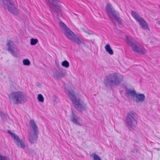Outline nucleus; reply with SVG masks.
<instances>
[{"label":"nucleus","mask_w":160,"mask_h":160,"mask_svg":"<svg viewBox=\"0 0 160 160\" xmlns=\"http://www.w3.org/2000/svg\"><path fill=\"white\" fill-rule=\"evenodd\" d=\"M123 80L122 76L119 74L113 73L105 77L103 84L107 88H110L118 85Z\"/></svg>","instance_id":"f257e3e1"},{"label":"nucleus","mask_w":160,"mask_h":160,"mask_svg":"<svg viewBox=\"0 0 160 160\" xmlns=\"http://www.w3.org/2000/svg\"><path fill=\"white\" fill-rule=\"evenodd\" d=\"M68 95L74 107L78 111L82 112L86 110L87 105L83 102L81 101L78 96L74 95L73 90H69Z\"/></svg>","instance_id":"f03ea898"},{"label":"nucleus","mask_w":160,"mask_h":160,"mask_svg":"<svg viewBox=\"0 0 160 160\" xmlns=\"http://www.w3.org/2000/svg\"><path fill=\"white\" fill-rule=\"evenodd\" d=\"M11 103L15 104L22 103L27 101V98L21 92H13L9 95Z\"/></svg>","instance_id":"7ed1b4c3"},{"label":"nucleus","mask_w":160,"mask_h":160,"mask_svg":"<svg viewBox=\"0 0 160 160\" xmlns=\"http://www.w3.org/2000/svg\"><path fill=\"white\" fill-rule=\"evenodd\" d=\"M107 14L110 19L113 22H117L120 24L122 22L121 19L116 14V12L112 8L110 3L107 4L105 8Z\"/></svg>","instance_id":"20e7f679"},{"label":"nucleus","mask_w":160,"mask_h":160,"mask_svg":"<svg viewBox=\"0 0 160 160\" xmlns=\"http://www.w3.org/2000/svg\"><path fill=\"white\" fill-rule=\"evenodd\" d=\"M125 122L126 125L130 130L134 128L137 124L136 113L133 112L128 113Z\"/></svg>","instance_id":"39448f33"},{"label":"nucleus","mask_w":160,"mask_h":160,"mask_svg":"<svg viewBox=\"0 0 160 160\" xmlns=\"http://www.w3.org/2000/svg\"><path fill=\"white\" fill-rule=\"evenodd\" d=\"M0 2L3 4L5 9L14 15H17L19 11L16 7L12 0H0Z\"/></svg>","instance_id":"423d86ee"},{"label":"nucleus","mask_w":160,"mask_h":160,"mask_svg":"<svg viewBox=\"0 0 160 160\" xmlns=\"http://www.w3.org/2000/svg\"><path fill=\"white\" fill-rule=\"evenodd\" d=\"M132 15L138 22L141 27L144 29L149 30V27L145 20L136 12L132 11L131 13Z\"/></svg>","instance_id":"0eeeda50"},{"label":"nucleus","mask_w":160,"mask_h":160,"mask_svg":"<svg viewBox=\"0 0 160 160\" xmlns=\"http://www.w3.org/2000/svg\"><path fill=\"white\" fill-rule=\"evenodd\" d=\"M132 15L138 22L141 27L144 29L149 30V27L145 20L136 12L132 11L131 13Z\"/></svg>","instance_id":"6e6552de"},{"label":"nucleus","mask_w":160,"mask_h":160,"mask_svg":"<svg viewBox=\"0 0 160 160\" xmlns=\"http://www.w3.org/2000/svg\"><path fill=\"white\" fill-rule=\"evenodd\" d=\"M132 15L138 22L141 27L144 29L149 30V27L145 20L136 12L132 11L131 13Z\"/></svg>","instance_id":"1a4fd4ad"},{"label":"nucleus","mask_w":160,"mask_h":160,"mask_svg":"<svg viewBox=\"0 0 160 160\" xmlns=\"http://www.w3.org/2000/svg\"><path fill=\"white\" fill-rule=\"evenodd\" d=\"M50 7L55 11L58 14H61V7L58 0H45Z\"/></svg>","instance_id":"9d476101"},{"label":"nucleus","mask_w":160,"mask_h":160,"mask_svg":"<svg viewBox=\"0 0 160 160\" xmlns=\"http://www.w3.org/2000/svg\"><path fill=\"white\" fill-rule=\"evenodd\" d=\"M63 33L68 38L73 41L74 42L78 44L82 43L80 40L79 38L75 35L70 29L68 28Z\"/></svg>","instance_id":"9b49d317"},{"label":"nucleus","mask_w":160,"mask_h":160,"mask_svg":"<svg viewBox=\"0 0 160 160\" xmlns=\"http://www.w3.org/2000/svg\"><path fill=\"white\" fill-rule=\"evenodd\" d=\"M126 41L130 45L133 51L137 52V50H138L141 45L138 42L134 41L133 39L131 37L127 36Z\"/></svg>","instance_id":"f8f14e48"},{"label":"nucleus","mask_w":160,"mask_h":160,"mask_svg":"<svg viewBox=\"0 0 160 160\" xmlns=\"http://www.w3.org/2000/svg\"><path fill=\"white\" fill-rule=\"evenodd\" d=\"M8 132L11 135V138L13 139L14 142L17 146L22 148L24 149L25 148V143L22 139H21L19 136L14 133H13L8 131Z\"/></svg>","instance_id":"ddd939ff"},{"label":"nucleus","mask_w":160,"mask_h":160,"mask_svg":"<svg viewBox=\"0 0 160 160\" xmlns=\"http://www.w3.org/2000/svg\"><path fill=\"white\" fill-rule=\"evenodd\" d=\"M70 119L71 122L77 125L81 126L82 124L80 122L78 117L73 112L71 114Z\"/></svg>","instance_id":"4468645a"},{"label":"nucleus","mask_w":160,"mask_h":160,"mask_svg":"<svg viewBox=\"0 0 160 160\" xmlns=\"http://www.w3.org/2000/svg\"><path fill=\"white\" fill-rule=\"evenodd\" d=\"M135 101L137 102H142L145 100V96L143 94L138 93L135 96Z\"/></svg>","instance_id":"2eb2a0df"},{"label":"nucleus","mask_w":160,"mask_h":160,"mask_svg":"<svg viewBox=\"0 0 160 160\" xmlns=\"http://www.w3.org/2000/svg\"><path fill=\"white\" fill-rule=\"evenodd\" d=\"M7 46L8 47L7 50L9 52H11L12 53L14 52V49L15 44L13 42L10 40H7Z\"/></svg>","instance_id":"dca6fc26"},{"label":"nucleus","mask_w":160,"mask_h":160,"mask_svg":"<svg viewBox=\"0 0 160 160\" xmlns=\"http://www.w3.org/2000/svg\"><path fill=\"white\" fill-rule=\"evenodd\" d=\"M29 124L30 127L33 129L34 133H38V127L34 119H30Z\"/></svg>","instance_id":"f3484780"},{"label":"nucleus","mask_w":160,"mask_h":160,"mask_svg":"<svg viewBox=\"0 0 160 160\" xmlns=\"http://www.w3.org/2000/svg\"><path fill=\"white\" fill-rule=\"evenodd\" d=\"M38 133H34L33 134H30L29 137V141L32 143H34L36 142Z\"/></svg>","instance_id":"a211bd4d"},{"label":"nucleus","mask_w":160,"mask_h":160,"mask_svg":"<svg viewBox=\"0 0 160 160\" xmlns=\"http://www.w3.org/2000/svg\"><path fill=\"white\" fill-rule=\"evenodd\" d=\"M65 76V74L63 72H60L58 71H56L53 73V76L55 78H62Z\"/></svg>","instance_id":"6ab92c4d"},{"label":"nucleus","mask_w":160,"mask_h":160,"mask_svg":"<svg viewBox=\"0 0 160 160\" xmlns=\"http://www.w3.org/2000/svg\"><path fill=\"white\" fill-rule=\"evenodd\" d=\"M105 49L106 51L110 55H112L113 54V50L109 44H107L105 46Z\"/></svg>","instance_id":"aec40b11"},{"label":"nucleus","mask_w":160,"mask_h":160,"mask_svg":"<svg viewBox=\"0 0 160 160\" xmlns=\"http://www.w3.org/2000/svg\"><path fill=\"white\" fill-rule=\"evenodd\" d=\"M137 52L139 54L145 55L147 53V51L144 47L141 45L138 50H137Z\"/></svg>","instance_id":"412c9836"},{"label":"nucleus","mask_w":160,"mask_h":160,"mask_svg":"<svg viewBox=\"0 0 160 160\" xmlns=\"http://www.w3.org/2000/svg\"><path fill=\"white\" fill-rule=\"evenodd\" d=\"M59 25L60 28L62 29L63 32L66 31V30H67V29L68 28L62 22H60L59 23Z\"/></svg>","instance_id":"4be33fe9"},{"label":"nucleus","mask_w":160,"mask_h":160,"mask_svg":"<svg viewBox=\"0 0 160 160\" xmlns=\"http://www.w3.org/2000/svg\"><path fill=\"white\" fill-rule=\"evenodd\" d=\"M127 94L128 95H130L132 96H135L136 92L134 90H132L131 89H128L127 91Z\"/></svg>","instance_id":"5701e85b"},{"label":"nucleus","mask_w":160,"mask_h":160,"mask_svg":"<svg viewBox=\"0 0 160 160\" xmlns=\"http://www.w3.org/2000/svg\"><path fill=\"white\" fill-rule=\"evenodd\" d=\"M62 65L66 68H68L69 66V62L67 60H65L63 61L61 63Z\"/></svg>","instance_id":"b1692460"},{"label":"nucleus","mask_w":160,"mask_h":160,"mask_svg":"<svg viewBox=\"0 0 160 160\" xmlns=\"http://www.w3.org/2000/svg\"><path fill=\"white\" fill-rule=\"evenodd\" d=\"M22 63L25 66H29L30 64V62L28 59H24L22 61Z\"/></svg>","instance_id":"393cba45"},{"label":"nucleus","mask_w":160,"mask_h":160,"mask_svg":"<svg viewBox=\"0 0 160 160\" xmlns=\"http://www.w3.org/2000/svg\"><path fill=\"white\" fill-rule=\"evenodd\" d=\"M38 99L39 102H43L44 101V98L42 95L40 94L38 95Z\"/></svg>","instance_id":"a878e982"},{"label":"nucleus","mask_w":160,"mask_h":160,"mask_svg":"<svg viewBox=\"0 0 160 160\" xmlns=\"http://www.w3.org/2000/svg\"><path fill=\"white\" fill-rule=\"evenodd\" d=\"M38 42V40L37 39L31 38L30 39V44L31 45H35Z\"/></svg>","instance_id":"bb28decb"},{"label":"nucleus","mask_w":160,"mask_h":160,"mask_svg":"<svg viewBox=\"0 0 160 160\" xmlns=\"http://www.w3.org/2000/svg\"><path fill=\"white\" fill-rule=\"evenodd\" d=\"M92 156L93 157L94 160H101L100 157L94 153L92 154Z\"/></svg>","instance_id":"cd10ccee"},{"label":"nucleus","mask_w":160,"mask_h":160,"mask_svg":"<svg viewBox=\"0 0 160 160\" xmlns=\"http://www.w3.org/2000/svg\"><path fill=\"white\" fill-rule=\"evenodd\" d=\"M0 160H10L8 157L0 154Z\"/></svg>","instance_id":"c85d7f7f"},{"label":"nucleus","mask_w":160,"mask_h":160,"mask_svg":"<svg viewBox=\"0 0 160 160\" xmlns=\"http://www.w3.org/2000/svg\"><path fill=\"white\" fill-rule=\"evenodd\" d=\"M82 30L83 32L88 34H92L91 32L88 30L84 28H82Z\"/></svg>","instance_id":"c756f323"},{"label":"nucleus","mask_w":160,"mask_h":160,"mask_svg":"<svg viewBox=\"0 0 160 160\" xmlns=\"http://www.w3.org/2000/svg\"><path fill=\"white\" fill-rule=\"evenodd\" d=\"M0 115L1 118L3 119H4L6 117V115H5V114L1 111H0Z\"/></svg>","instance_id":"7c9ffc66"},{"label":"nucleus","mask_w":160,"mask_h":160,"mask_svg":"<svg viewBox=\"0 0 160 160\" xmlns=\"http://www.w3.org/2000/svg\"><path fill=\"white\" fill-rule=\"evenodd\" d=\"M159 9H160V5L159 6Z\"/></svg>","instance_id":"2f4dec72"},{"label":"nucleus","mask_w":160,"mask_h":160,"mask_svg":"<svg viewBox=\"0 0 160 160\" xmlns=\"http://www.w3.org/2000/svg\"><path fill=\"white\" fill-rule=\"evenodd\" d=\"M118 160H122L121 159H118Z\"/></svg>","instance_id":"473e14b6"}]
</instances>
